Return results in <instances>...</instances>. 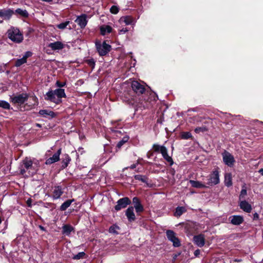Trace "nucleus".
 I'll return each instance as SVG.
<instances>
[{
    "label": "nucleus",
    "mask_w": 263,
    "mask_h": 263,
    "mask_svg": "<svg viewBox=\"0 0 263 263\" xmlns=\"http://www.w3.org/2000/svg\"><path fill=\"white\" fill-rule=\"evenodd\" d=\"M13 13V10L11 9H0V17H2L5 20H10Z\"/></svg>",
    "instance_id": "obj_12"
},
{
    "label": "nucleus",
    "mask_w": 263,
    "mask_h": 263,
    "mask_svg": "<svg viewBox=\"0 0 263 263\" xmlns=\"http://www.w3.org/2000/svg\"><path fill=\"white\" fill-rule=\"evenodd\" d=\"M131 86L134 92L138 95L142 94L145 90L144 86L137 81H133Z\"/></svg>",
    "instance_id": "obj_9"
},
{
    "label": "nucleus",
    "mask_w": 263,
    "mask_h": 263,
    "mask_svg": "<svg viewBox=\"0 0 263 263\" xmlns=\"http://www.w3.org/2000/svg\"><path fill=\"white\" fill-rule=\"evenodd\" d=\"M54 95L55 96L57 99H60L62 100V98H66V95L65 92V90L62 88H58L55 90H52Z\"/></svg>",
    "instance_id": "obj_21"
},
{
    "label": "nucleus",
    "mask_w": 263,
    "mask_h": 263,
    "mask_svg": "<svg viewBox=\"0 0 263 263\" xmlns=\"http://www.w3.org/2000/svg\"><path fill=\"white\" fill-rule=\"evenodd\" d=\"M204 131H205V128H203V127H197V128H195V132L196 133H199L200 132H203Z\"/></svg>",
    "instance_id": "obj_48"
},
{
    "label": "nucleus",
    "mask_w": 263,
    "mask_h": 263,
    "mask_svg": "<svg viewBox=\"0 0 263 263\" xmlns=\"http://www.w3.org/2000/svg\"><path fill=\"white\" fill-rule=\"evenodd\" d=\"M258 172L263 176V168H261L258 171Z\"/></svg>",
    "instance_id": "obj_54"
},
{
    "label": "nucleus",
    "mask_w": 263,
    "mask_h": 263,
    "mask_svg": "<svg viewBox=\"0 0 263 263\" xmlns=\"http://www.w3.org/2000/svg\"><path fill=\"white\" fill-rule=\"evenodd\" d=\"M134 207L129 206L126 211L125 214H134Z\"/></svg>",
    "instance_id": "obj_45"
},
{
    "label": "nucleus",
    "mask_w": 263,
    "mask_h": 263,
    "mask_svg": "<svg viewBox=\"0 0 263 263\" xmlns=\"http://www.w3.org/2000/svg\"><path fill=\"white\" fill-rule=\"evenodd\" d=\"M63 193V189L61 186H56L53 188V198L57 199L60 198Z\"/></svg>",
    "instance_id": "obj_20"
},
{
    "label": "nucleus",
    "mask_w": 263,
    "mask_h": 263,
    "mask_svg": "<svg viewBox=\"0 0 263 263\" xmlns=\"http://www.w3.org/2000/svg\"><path fill=\"white\" fill-rule=\"evenodd\" d=\"M65 45L61 41H57L50 43L48 44V47L50 48L52 50H60L63 49Z\"/></svg>",
    "instance_id": "obj_14"
},
{
    "label": "nucleus",
    "mask_w": 263,
    "mask_h": 263,
    "mask_svg": "<svg viewBox=\"0 0 263 263\" xmlns=\"http://www.w3.org/2000/svg\"><path fill=\"white\" fill-rule=\"evenodd\" d=\"M69 21H66L57 25V27L60 29L63 30L69 24Z\"/></svg>",
    "instance_id": "obj_34"
},
{
    "label": "nucleus",
    "mask_w": 263,
    "mask_h": 263,
    "mask_svg": "<svg viewBox=\"0 0 263 263\" xmlns=\"http://www.w3.org/2000/svg\"><path fill=\"white\" fill-rule=\"evenodd\" d=\"M1 222H2L1 218L0 217V223H1Z\"/></svg>",
    "instance_id": "obj_59"
},
{
    "label": "nucleus",
    "mask_w": 263,
    "mask_h": 263,
    "mask_svg": "<svg viewBox=\"0 0 263 263\" xmlns=\"http://www.w3.org/2000/svg\"><path fill=\"white\" fill-rule=\"evenodd\" d=\"M171 172L172 174L173 175H174L175 173V170L174 169H172V170H171Z\"/></svg>",
    "instance_id": "obj_56"
},
{
    "label": "nucleus",
    "mask_w": 263,
    "mask_h": 263,
    "mask_svg": "<svg viewBox=\"0 0 263 263\" xmlns=\"http://www.w3.org/2000/svg\"><path fill=\"white\" fill-rule=\"evenodd\" d=\"M190 183L191 184L192 186L196 188H204L206 187L204 184L202 183L201 182L198 181H195L191 180H190Z\"/></svg>",
    "instance_id": "obj_27"
},
{
    "label": "nucleus",
    "mask_w": 263,
    "mask_h": 263,
    "mask_svg": "<svg viewBox=\"0 0 263 263\" xmlns=\"http://www.w3.org/2000/svg\"><path fill=\"white\" fill-rule=\"evenodd\" d=\"M200 251L199 250H196L195 252H194V255L195 256H198L199 254H200Z\"/></svg>",
    "instance_id": "obj_51"
},
{
    "label": "nucleus",
    "mask_w": 263,
    "mask_h": 263,
    "mask_svg": "<svg viewBox=\"0 0 263 263\" xmlns=\"http://www.w3.org/2000/svg\"><path fill=\"white\" fill-rule=\"evenodd\" d=\"M193 241L195 244L199 247H203L205 244L204 236L202 234L195 236L193 238Z\"/></svg>",
    "instance_id": "obj_16"
},
{
    "label": "nucleus",
    "mask_w": 263,
    "mask_h": 263,
    "mask_svg": "<svg viewBox=\"0 0 263 263\" xmlns=\"http://www.w3.org/2000/svg\"><path fill=\"white\" fill-rule=\"evenodd\" d=\"M36 126L40 127L41 126V125L40 124H36Z\"/></svg>",
    "instance_id": "obj_58"
},
{
    "label": "nucleus",
    "mask_w": 263,
    "mask_h": 263,
    "mask_svg": "<svg viewBox=\"0 0 263 263\" xmlns=\"http://www.w3.org/2000/svg\"><path fill=\"white\" fill-rule=\"evenodd\" d=\"M100 33L102 35H105L112 32V28L109 25H103L100 27Z\"/></svg>",
    "instance_id": "obj_22"
},
{
    "label": "nucleus",
    "mask_w": 263,
    "mask_h": 263,
    "mask_svg": "<svg viewBox=\"0 0 263 263\" xmlns=\"http://www.w3.org/2000/svg\"><path fill=\"white\" fill-rule=\"evenodd\" d=\"M96 46L97 51L101 56L106 55L111 49L110 45L107 44L105 42L102 44L101 43H96Z\"/></svg>",
    "instance_id": "obj_3"
},
{
    "label": "nucleus",
    "mask_w": 263,
    "mask_h": 263,
    "mask_svg": "<svg viewBox=\"0 0 263 263\" xmlns=\"http://www.w3.org/2000/svg\"><path fill=\"white\" fill-rule=\"evenodd\" d=\"M84 255H85V253L84 252H79L77 255H74L72 257V258L73 259H80L83 258V257Z\"/></svg>",
    "instance_id": "obj_40"
},
{
    "label": "nucleus",
    "mask_w": 263,
    "mask_h": 263,
    "mask_svg": "<svg viewBox=\"0 0 263 263\" xmlns=\"http://www.w3.org/2000/svg\"><path fill=\"white\" fill-rule=\"evenodd\" d=\"M45 99L47 101H49L56 104H59L62 102V100L57 99L55 96L54 95L52 90H49L46 92L45 96Z\"/></svg>",
    "instance_id": "obj_10"
},
{
    "label": "nucleus",
    "mask_w": 263,
    "mask_h": 263,
    "mask_svg": "<svg viewBox=\"0 0 263 263\" xmlns=\"http://www.w3.org/2000/svg\"><path fill=\"white\" fill-rule=\"evenodd\" d=\"M110 11L112 14H117L119 12V8L116 6H112L110 9Z\"/></svg>",
    "instance_id": "obj_41"
},
{
    "label": "nucleus",
    "mask_w": 263,
    "mask_h": 263,
    "mask_svg": "<svg viewBox=\"0 0 263 263\" xmlns=\"http://www.w3.org/2000/svg\"><path fill=\"white\" fill-rule=\"evenodd\" d=\"M74 231V228L73 227L69 224H64L62 227V233L63 234L69 236L71 232Z\"/></svg>",
    "instance_id": "obj_24"
},
{
    "label": "nucleus",
    "mask_w": 263,
    "mask_h": 263,
    "mask_svg": "<svg viewBox=\"0 0 263 263\" xmlns=\"http://www.w3.org/2000/svg\"><path fill=\"white\" fill-rule=\"evenodd\" d=\"M0 107L5 109H9L10 108V105L6 101L0 100Z\"/></svg>",
    "instance_id": "obj_31"
},
{
    "label": "nucleus",
    "mask_w": 263,
    "mask_h": 263,
    "mask_svg": "<svg viewBox=\"0 0 263 263\" xmlns=\"http://www.w3.org/2000/svg\"><path fill=\"white\" fill-rule=\"evenodd\" d=\"M247 190H246L245 186L244 185L242 187V189L240 192V194L239 195V199H244L245 196L247 195Z\"/></svg>",
    "instance_id": "obj_36"
},
{
    "label": "nucleus",
    "mask_w": 263,
    "mask_h": 263,
    "mask_svg": "<svg viewBox=\"0 0 263 263\" xmlns=\"http://www.w3.org/2000/svg\"><path fill=\"white\" fill-rule=\"evenodd\" d=\"M7 37L15 43H21L23 39V35L20 30L16 27H11L7 31Z\"/></svg>",
    "instance_id": "obj_2"
},
{
    "label": "nucleus",
    "mask_w": 263,
    "mask_h": 263,
    "mask_svg": "<svg viewBox=\"0 0 263 263\" xmlns=\"http://www.w3.org/2000/svg\"><path fill=\"white\" fill-rule=\"evenodd\" d=\"M128 31V29L126 28H122L119 30V33L120 34H123Z\"/></svg>",
    "instance_id": "obj_49"
},
{
    "label": "nucleus",
    "mask_w": 263,
    "mask_h": 263,
    "mask_svg": "<svg viewBox=\"0 0 263 263\" xmlns=\"http://www.w3.org/2000/svg\"><path fill=\"white\" fill-rule=\"evenodd\" d=\"M153 148L155 152L160 153L162 156L168 153L167 149L164 145L154 144L153 146Z\"/></svg>",
    "instance_id": "obj_19"
},
{
    "label": "nucleus",
    "mask_w": 263,
    "mask_h": 263,
    "mask_svg": "<svg viewBox=\"0 0 263 263\" xmlns=\"http://www.w3.org/2000/svg\"><path fill=\"white\" fill-rule=\"evenodd\" d=\"M132 203L137 213H141L143 211L144 208L139 198L137 197H134L133 198Z\"/></svg>",
    "instance_id": "obj_11"
},
{
    "label": "nucleus",
    "mask_w": 263,
    "mask_h": 263,
    "mask_svg": "<svg viewBox=\"0 0 263 263\" xmlns=\"http://www.w3.org/2000/svg\"><path fill=\"white\" fill-rule=\"evenodd\" d=\"M39 228H40V229H41V230L44 231H45V228H44L43 226H39Z\"/></svg>",
    "instance_id": "obj_55"
},
{
    "label": "nucleus",
    "mask_w": 263,
    "mask_h": 263,
    "mask_svg": "<svg viewBox=\"0 0 263 263\" xmlns=\"http://www.w3.org/2000/svg\"><path fill=\"white\" fill-rule=\"evenodd\" d=\"M89 64H90V65H91V66H95V62L93 61V60H90L89 61Z\"/></svg>",
    "instance_id": "obj_52"
},
{
    "label": "nucleus",
    "mask_w": 263,
    "mask_h": 263,
    "mask_svg": "<svg viewBox=\"0 0 263 263\" xmlns=\"http://www.w3.org/2000/svg\"><path fill=\"white\" fill-rule=\"evenodd\" d=\"M66 82H60L59 81H57L56 82V85L59 87V88H61L62 87L65 86L66 85Z\"/></svg>",
    "instance_id": "obj_43"
},
{
    "label": "nucleus",
    "mask_w": 263,
    "mask_h": 263,
    "mask_svg": "<svg viewBox=\"0 0 263 263\" xmlns=\"http://www.w3.org/2000/svg\"><path fill=\"white\" fill-rule=\"evenodd\" d=\"M168 239L171 241L175 247L180 246V242L176 237L175 233L172 230H167L166 232Z\"/></svg>",
    "instance_id": "obj_8"
},
{
    "label": "nucleus",
    "mask_w": 263,
    "mask_h": 263,
    "mask_svg": "<svg viewBox=\"0 0 263 263\" xmlns=\"http://www.w3.org/2000/svg\"><path fill=\"white\" fill-rule=\"evenodd\" d=\"M15 13L24 17H28L29 16V14L26 10H23L20 8L16 9Z\"/></svg>",
    "instance_id": "obj_29"
},
{
    "label": "nucleus",
    "mask_w": 263,
    "mask_h": 263,
    "mask_svg": "<svg viewBox=\"0 0 263 263\" xmlns=\"http://www.w3.org/2000/svg\"><path fill=\"white\" fill-rule=\"evenodd\" d=\"M128 139L129 138L128 137H124L118 143V147H121L125 143L128 141Z\"/></svg>",
    "instance_id": "obj_37"
},
{
    "label": "nucleus",
    "mask_w": 263,
    "mask_h": 263,
    "mask_svg": "<svg viewBox=\"0 0 263 263\" xmlns=\"http://www.w3.org/2000/svg\"><path fill=\"white\" fill-rule=\"evenodd\" d=\"M131 201L128 197H124L119 199L117 202V204L115 206L116 211H118L122 209L125 208L128 205L130 204Z\"/></svg>",
    "instance_id": "obj_7"
},
{
    "label": "nucleus",
    "mask_w": 263,
    "mask_h": 263,
    "mask_svg": "<svg viewBox=\"0 0 263 263\" xmlns=\"http://www.w3.org/2000/svg\"><path fill=\"white\" fill-rule=\"evenodd\" d=\"M39 114L40 116L44 118L48 117L50 119L54 118L57 116L56 113L48 109H41L39 111Z\"/></svg>",
    "instance_id": "obj_15"
},
{
    "label": "nucleus",
    "mask_w": 263,
    "mask_h": 263,
    "mask_svg": "<svg viewBox=\"0 0 263 263\" xmlns=\"http://www.w3.org/2000/svg\"><path fill=\"white\" fill-rule=\"evenodd\" d=\"M230 219L232 224L239 225L243 221V218L240 215H233L230 217Z\"/></svg>",
    "instance_id": "obj_23"
},
{
    "label": "nucleus",
    "mask_w": 263,
    "mask_h": 263,
    "mask_svg": "<svg viewBox=\"0 0 263 263\" xmlns=\"http://www.w3.org/2000/svg\"><path fill=\"white\" fill-rule=\"evenodd\" d=\"M258 218V214L254 215V219Z\"/></svg>",
    "instance_id": "obj_57"
},
{
    "label": "nucleus",
    "mask_w": 263,
    "mask_h": 263,
    "mask_svg": "<svg viewBox=\"0 0 263 263\" xmlns=\"http://www.w3.org/2000/svg\"><path fill=\"white\" fill-rule=\"evenodd\" d=\"M75 22L81 28H85L87 24V15L83 14L78 16Z\"/></svg>",
    "instance_id": "obj_13"
},
{
    "label": "nucleus",
    "mask_w": 263,
    "mask_h": 263,
    "mask_svg": "<svg viewBox=\"0 0 263 263\" xmlns=\"http://www.w3.org/2000/svg\"><path fill=\"white\" fill-rule=\"evenodd\" d=\"M191 137L192 135L190 132H183L181 134V138L183 139H189Z\"/></svg>",
    "instance_id": "obj_38"
},
{
    "label": "nucleus",
    "mask_w": 263,
    "mask_h": 263,
    "mask_svg": "<svg viewBox=\"0 0 263 263\" xmlns=\"http://www.w3.org/2000/svg\"><path fill=\"white\" fill-rule=\"evenodd\" d=\"M32 53L31 51H26L23 57L27 61V59L32 55Z\"/></svg>",
    "instance_id": "obj_44"
},
{
    "label": "nucleus",
    "mask_w": 263,
    "mask_h": 263,
    "mask_svg": "<svg viewBox=\"0 0 263 263\" xmlns=\"http://www.w3.org/2000/svg\"><path fill=\"white\" fill-rule=\"evenodd\" d=\"M61 153V149H58V151L52 156L46 160L45 163L46 164H51L55 162H57L60 159V155Z\"/></svg>",
    "instance_id": "obj_17"
},
{
    "label": "nucleus",
    "mask_w": 263,
    "mask_h": 263,
    "mask_svg": "<svg viewBox=\"0 0 263 263\" xmlns=\"http://www.w3.org/2000/svg\"><path fill=\"white\" fill-rule=\"evenodd\" d=\"M220 182L219 173L217 170L213 171L209 176L207 184L209 185H215Z\"/></svg>",
    "instance_id": "obj_4"
},
{
    "label": "nucleus",
    "mask_w": 263,
    "mask_h": 263,
    "mask_svg": "<svg viewBox=\"0 0 263 263\" xmlns=\"http://www.w3.org/2000/svg\"><path fill=\"white\" fill-rule=\"evenodd\" d=\"M163 158L165 160V161L169 164L170 166H172L174 164L173 160L171 156H170L168 155V153L166 155H164L162 156Z\"/></svg>",
    "instance_id": "obj_32"
},
{
    "label": "nucleus",
    "mask_w": 263,
    "mask_h": 263,
    "mask_svg": "<svg viewBox=\"0 0 263 263\" xmlns=\"http://www.w3.org/2000/svg\"><path fill=\"white\" fill-rule=\"evenodd\" d=\"M73 202H74V200L73 199L66 200L61 205L60 209L62 211L66 210Z\"/></svg>",
    "instance_id": "obj_28"
},
{
    "label": "nucleus",
    "mask_w": 263,
    "mask_h": 263,
    "mask_svg": "<svg viewBox=\"0 0 263 263\" xmlns=\"http://www.w3.org/2000/svg\"><path fill=\"white\" fill-rule=\"evenodd\" d=\"M20 174L24 177H29L36 173L37 168L33 165L31 159L25 158L20 167Z\"/></svg>",
    "instance_id": "obj_1"
},
{
    "label": "nucleus",
    "mask_w": 263,
    "mask_h": 263,
    "mask_svg": "<svg viewBox=\"0 0 263 263\" xmlns=\"http://www.w3.org/2000/svg\"><path fill=\"white\" fill-rule=\"evenodd\" d=\"M70 158L68 155H66L65 156V159L63 160L64 163L65 164L66 166L67 165L68 163L70 162Z\"/></svg>",
    "instance_id": "obj_46"
},
{
    "label": "nucleus",
    "mask_w": 263,
    "mask_h": 263,
    "mask_svg": "<svg viewBox=\"0 0 263 263\" xmlns=\"http://www.w3.org/2000/svg\"><path fill=\"white\" fill-rule=\"evenodd\" d=\"M128 220L130 222L135 219V215H126Z\"/></svg>",
    "instance_id": "obj_47"
},
{
    "label": "nucleus",
    "mask_w": 263,
    "mask_h": 263,
    "mask_svg": "<svg viewBox=\"0 0 263 263\" xmlns=\"http://www.w3.org/2000/svg\"><path fill=\"white\" fill-rule=\"evenodd\" d=\"M136 167V164H133L131 165L130 166V167H130V168H132V169H134V168H135Z\"/></svg>",
    "instance_id": "obj_53"
},
{
    "label": "nucleus",
    "mask_w": 263,
    "mask_h": 263,
    "mask_svg": "<svg viewBox=\"0 0 263 263\" xmlns=\"http://www.w3.org/2000/svg\"><path fill=\"white\" fill-rule=\"evenodd\" d=\"M240 207L246 213H250L251 211V205L246 200L241 201L240 202Z\"/></svg>",
    "instance_id": "obj_25"
},
{
    "label": "nucleus",
    "mask_w": 263,
    "mask_h": 263,
    "mask_svg": "<svg viewBox=\"0 0 263 263\" xmlns=\"http://www.w3.org/2000/svg\"><path fill=\"white\" fill-rule=\"evenodd\" d=\"M153 148L155 152L160 153L162 156L168 153L167 149L164 145L154 144L153 146Z\"/></svg>",
    "instance_id": "obj_18"
},
{
    "label": "nucleus",
    "mask_w": 263,
    "mask_h": 263,
    "mask_svg": "<svg viewBox=\"0 0 263 263\" xmlns=\"http://www.w3.org/2000/svg\"><path fill=\"white\" fill-rule=\"evenodd\" d=\"M120 229V228L117 226L116 224H114L111 226L109 229V232L110 233L113 234H118V230Z\"/></svg>",
    "instance_id": "obj_30"
},
{
    "label": "nucleus",
    "mask_w": 263,
    "mask_h": 263,
    "mask_svg": "<svg viewBox=\"0 0 263 263\" xmlns=\"http://www.w3.org/2000/svg\"><path fill=\"white\" fill-rule=\"evenodd\" d=\"M31 202H32V200L31 199H28L26 201V203L28 206H31Z\"/></svg>",
    "instance_id": "obj_50"
},
{
    "label": "nucleus",
    "mask_w": 263,
    "mask_h": 263,
    "mask_svg": "<svg viewBox=\"0 0 263 263\" xmlns=\"http://www.w3.org/2000/svg\"><path fill=\"white\" fill-rule=\"evenodd\" d=\"M135 178L136 180H140L143 182H145L146 181L145 177L143 176L142 175H135Z\"/></svg>",
    "instance_id": "obj_42"
},
{
    "label": "nucleus",
    "mask_w": 263,
    "mask_h": 263,
    "mask_svg": "<svg viewBox=\"0 0 263 263\" xmlns=\"http://www.w3.org/2000/svg\"><path fill=\"white\" fill-rule=\"evenodd\" d=\"M29 96L26 93H23L10 97L11 101L14 104H23L28 99Z\"/></svg>",
    "instance_id": "obj_5"
},
{
    "label": "nucleus",
    "mask_w": 263,
    "mask_h": 263,
    "mask_svg": "<svg viewBox=\"0 0 263 263\" xmlns=\"http://www.w3.org/2000/svg\"><path fill=\"white\" fill-rule=\"evenodd\" d=\"M27 61L23 57L17 59L15 62V66L16 67H20L23 64L26 63Z\"/></svg>",
    "instance_id": "obj_35"
},
{
    "label": "nucleus",
    "mask_w": 263,
    "mask_h": 263,
    "mask_svg": "<svg viewBox=\"0 0 263 263\" xmlns=\"http://www.w3.org/2000/svg\"><path fill=\"white\" fill-rule=\"evenodd\" d=\"M186 212L185 208L183 206H178L176 208L175 214H182Z\"/></svg>",
    "instance_id": "obj_39"
},
{
    "label": "nucleus",
    "mask_w": 263,
    "mask_h": 263,
    "mask_svg": "<svg viewBox=\"0 0 263 263\" xmlns=\"http://www.w3.org/2000/svg\"><path fill=\"white\" fill-rule=\"evenodd\" d=\"M222 159L224 163L229 167H232L235 162L234 157L229 152L225 151L222 154Z\"/></svg>",
    "instance_id": "obj_6"
},
{
    "label": "nucleus",
    "mask_w": 263,
    "mask_h": 263,
    "mask_svg": "<svg viewBox=\"0 0 263 263\" xmlns=\"http://www.w3.org/2000/svg\"><path fill=\"white\" fill-rule=\"evenodd\" d=\"M126 25L131 24L133 23V18L129 16H126L121 19Z\"/></svg>",
    "instance_id": "obj_33"
},
{
    "label": "nucleus",
    "mask_w": 263,
    "mask_h": 263,
    "mask_svg": "<svg viewBox=\"0 0 263 263\" xmlns=\"http://www.w3.org/2000/svg\"><path fill=\"white\" fill-rule=\"evenodd\" d=\"M224 184L228 187H230L232 185V175L231 173H227L225 174Z\"/></svg>",
    "instance_id": "obj_26"
}]
</instances>
